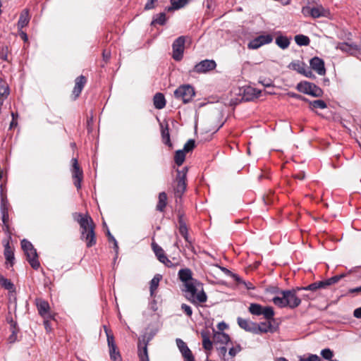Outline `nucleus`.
I'll return each instance as SVG.
<instances>
[{
  "mask_svg": "<svg viewBox=\"0 0 361 361\" xmlns=\"http://www.w3.org/2000/svg\"><path fill=\"white\" fill-rule=\"evenodd\" d=\"M181 310L188 316L190 317L192 314V308L186 305V304H182L181 305Z\"/></svg>",
  "mask_w": 361,
  "mask_h": 361,
  "instance_id": "nucleus-55",
  "label": "nucleus"
},
{
  "mask_svg": "<svg viewBox=\"0 0 361 361\" xmlns=\"http://www.w3.org/2000/svg\"><path fill=\"white\" fill-rule=\"evenodd\" d=\"M216 67V63L214 60L210 59H204L197 63L194 66L192 70L190 71V73H195L197 74H205L208 72L215 69Z\"/></svg>",
  "mask_w": 361,
  "mask_h": 361,
  "instance_id": "nucleus-7",
  "label": "nucleus"
},
{
  "mask_svg": "<svg viewBox=\"0 0 361 361\" xmlns=\"http://www.w3.org/2000/svg\"><path fill=\"white\" fill-rule=\"evenodd\" d=\"M1 220L4 223V224L6 226L7 228H8V219H9V215H8V211L7 212H1Z\"/></svg>",
  "mask_w": 361,
  "mask_h": 361,
  "instance_id": "nucleus-52",
  "label": "nucleus"
},
{
  "mask_svg": "<svg viewBox=\"0 0 361 361\" xmlns=\"http://www.w3.org/2000/svg\"><path fill=\"white\" fill-rule=\"evenodd\" d=\"M179 232L181 235H185V234L188 233L186 224L179 226Z\"/></svg>",
  "mask_w": 361,
  "mask_h": 361,
  "instance_id": "nucleus-60",
  "label": "nucleus"
},
{
  "mask_svg": "<svg viewBox=\"0 0 361 361\" xmlns=\"http://www.w3.org/2000/svg\"><path fill=\"white\" fill-rule=\"evenodd\" d=\"M262 315H264V318L267 320L273 319L274 312L271 307H264L262 309Z\"/></svg>",
  "mask_w": 361,
  "mask_h": 361,
  "instance_id": "nucleus-44",
  "label": "nucleus"
},
{
  "mask_svg": "<svg viewBox=\"0 0 361 361\" xmlns=\"http://www.w3.org/2000/svg\"><path fill=\"white\" fill-rule=\"evenodd\" d=\"M21 247L23 249V250L24 251V252H26L27 251H32L33 250V248L34 246L32 245V244L28 241L26 239H23L21 240Z\"/></svg>",
  "mask_w": 361,
  "mask_h": 361,
  "instance_id": "nucleus-46",
  "label": "nucleus"
},
{
  "mask_svg": "<svg viewBox=\"0 0 361 361\" xmlns=\"http://www.w3.org/2000/svg\"><path fill=\"white\" fill-rule=\"evenodd\" d=\"M86 83H87V78H85V76H84L82 75H81L75 78V86H74L73 92H72V97H73V100H75L79 97V96Z\"/></svg>",
  "mask_w": 361,
  "mask_h": 361,
  "instance_id": "nucleus-13",
  "label": "nucleus"
},
{
  "mask_svg": "<svg viewBox=\"0 0 361 361\" xmlns=\"http://www.w3.org/2000/svg\"><path fill=\"white\" fill-rule=\"evenodd\" d=\"M10 94V90L6 80L0 78V109Z\"/></svg>",
  "mask_w": 361,
  "mask_h": 361,
  "instance_id": "nucleus-20",
  "label": "nucleus"
},
{
  "mask_svg": "<svg viewBox=\"0 0 361 361\" xmlns=\"http://www.w3.org/2000/svg\"><path fill=\"white\" fill-rule=\"evenodd\" d=\"M11 327H12L13 330H12L11 335L8 338V340H9L10 343H13L16 341V338H17L16 331V328L17 324H16V322H13L12 319L11 320Z\"/></svg>",
  "mask_w": 361,
  "mask_h": 361,
  "instance_id": "nucleus-49",
  "label": "nucleus"
},
{
  "mask_svg": "<svg viewBox=\"0 0 361 361\" xmlns=\"http://www.w3.org/2000/svg\"><path fill=\"white\" fill-rule=\"evenodd\" d=\"M353 315L356 318H361V307L355 309L354 310Z\"/></svg>",
  "mask_w": 361,
  "mask_h": 361,
  "instance_id": "nucleus-64",
  "label": "nucleus"
},
{
  "mask_svg": "<svg viewBox=\"0 0 361 361\" xmlns=\"http://www.w3.org/2000/svg\"><path fill=\"white\" fill-rule=\"evenodd\" d=\"M160 127L163 142L169 147H171L172 143L171 142L170 140L169 129L167 122H166L165 124L164 123H160Z\"/></svg>",
  "mask_w": 361,
  "mask_h": 361,
  "instance_id": "nucleus-22",
  "label": "nucleus"
},
{
  "mask_svg": "<svg viewBox=\"0 0 361 361\" xmlns=\"http://www.w3.org/2000/svg\"><path fill=\"white\" fill-rule=\"evenodd\" d=\"M213 342L215 344L220 343L223 345L226 341V334L224 332H217L215 329H213Z\"/></svg>",
  "mask_w": 361,
  "mask_h": 361,
  "instance_id": "nucleus-34",
  "label": "nucleus"
},
{
  "mask_svg": "<svg viewBox=\"0 0 361 361\" xmlns=\"http://www.w3.org/2000/svg\"><path fill=\"white\" fill-rule=\"evenodd\" d=\"M227 276L231 279L230 285L234 288L241 289V283L243 281L238 274L227 269Z\"/></svg>",
  "mask_w": 361,
  "mask_h": 361,
  "instance_id": "nucleus-23",
  "label": "nucleus"
},
{
  "mask_svg": "<svg viewBox=\"0 0 361 361\" xmlns=\"http://www.w3.org/2000/svg\"><path fill=\"white\" fill-rule=\"evenodd\" d=\"M80 239L85 242L87 247H92L97 243L96 233L91 226L90 230L87 233L80 235Z\"/></svg>",
  "mask_w": 361,
  "mask_h": 361,
  "instance_id": "nucleus-15",
  "label": "nucleus"
},
{
  "mask_svg": "<svg viewBox=\"0 0 361 361\" xmlns=\"http://www.w3.org/2000/svg\"><path fill=\"white\" fill-rule=\"evenodd\" d=\"M185 42V37L184 36H180L178 37L172 44V57L176 61H179L183 59Z\"/></svg>",
  "mask_w": 361,
  "mask_h": 361,
  "instance_id": "nucleus-8",
  "label": "nucleus"
},
{
  "mask_svg": "<svg viewBox=\"0 0 361 361\" xmlns=\"http://www.w3.org/2000/svg\"><path fill=\"white\" fill-rule=\"evenodd\" d=\"M178 277L180 280L185 283L194 281L192 277V271L190 269L185 268L179 270Z\"/></svg>",
  "mask_w": 361,
  "mask_h": 361,
  "instance_id": "nucleus-27",
  "label": "nucleus"
},
{
  "mask_svg": "<svg viewBox=\"0 0 361 361\" xmlns=\"http://www.w3.org/2000/svg\"><path fill=\"white\" fill-rule=\"evenodd\" d=\"M200 285L197 280L185 283L187 298L193 303H202L207 301V297L203 290L198 292V287Z\"/></svg>",
  "mask_w": 361,
  "mask_h": 361,
  "instance_id": "nucleus-2",
  "label": "nucleus"
},
{
  "mask_svg": "<svg viewBox=\"0 0 361 361\" xmlns=\"http://www.w3.org/2000/svg\"><path fill=\"white\" fill-rule=\"evenodd\" d=\"M29 21H30V18H29L28 11L25 10V11H24V12H23L20 14V16L19 17V20L18 22V27L23 28V27H25L28 24Z\"/></svg>",
  "mask_w": 361,
  "mask_h": 361,
  "instance_id": "nucleus-32",
  "label": "nucleus"
},
{
  "mask_svg": "<svg viewBox=\"0 0 361 361\" xmlns=\"http://www.w3.org/2000/svg\"><path fill=\"white\" fill-rule=\"evenodd\" d=\"M195 95L194 87L190 85H180L174 91L175 97L182 100L184 104L190 102Z\"/></svg>",
  "mask_w": 361,
  "mask_h": 361,
  "instance_id": "nucleus-3",
  "label": "nucleus"
},
{
  "mask_svg": "<svg viewBox=\"0 0 361 361\" xmlns=\"http://www.w3.org/2000/svg\"><path fill=\"white\" fill-rule=\"evenodd\" d=\"M171 6L166 8L167 11H172L174 10L180 9L184 7L188 3V0H170Z\"/></svg>",
  "mask_w": 361,
  "mask_h": 361,
  "instance_id": "nucleus-30",
  "label": "nucleus"
},
{
  "mask_svg": "<svg viewBox=\"0 0 361 361\" xmlns=\"http://www.w3.org/2000/svg\"><path fill=\"white\" fill-rule=\"evenodd\" d=\"M244 288L246 290H254L255 288V286L249 281H243L241 283V289Z\"/></svg>",
  "mask_w": 361,
  "mask_h": 361,
  "instance_id": "nucleus-53",
  "label": "nucleus"
},
{
  "mask_svg": "<svg viewBox=\"0 0 361 361\" xmlns=\"http://www.w3.org/2000/svg\"><path fill=\"white\" fill-rule=\"evenodd\" d=\"M35 304L37 305V310L40 316H42L44 319L52 318L50 312L49 304L48 303L47 301L42 298H36Z\"/></svg>",
  "mask_w": 361,
  "mask_h": 361,
  "instance_id": "nucleus-12",
  "label": "nucleus"
},
{
  "mask_svg": "<svg viewBox=\"0 0 361 361\" xmlns=\"http://www.w3.org/2000/svg\"><path fill=\"white\" fill-rule=\"evenodd\" d=\"M337 49H340L343 52L352 53L359 49L358 46L355 44H348L346 42H338L336 45Z\"/></svg>",
  "mask_w": 361,
  "mask_h": 361,
  "instance_id": "nucleus-24",
  "label": "nucleus"
},
{
  "mask_svg": "<svg viewBox=\"0 0 361 361\" xmlns=\"http://www.w3.org/2000/svg\"><path fill=\"white\" fill-rule=\"evenodd\" d=\"M154 106L157 109H162L166 106V99L162 93L157 92L153 98Z\"/></svg>",
  "mask_w": 361,
  "mask_h": 361,
  "instance_id": "nucleus-26",
  "label": "nucleus"
},
{
  "mask_svg": "<svg viewBox=\"0 0 361 361\" xmlns=\"http://www.w3.org/2000/svg\"><path fill=\"white\" fill-rule=\"evenodd\" d=\"M300 361H322L317 355H310L307 358H300Z\"/></svg>",
  "mask_w": 361,
  "mask_h": 361,
  "instance_id": "nucleus-56",
  "label": "nucleus"
},
{
  "mask_svg": "<svg viewBox=\"0 0 361 361\" xmlns=\"http://www.w3.org/2000/svg\"><path fill=\"white\" fill-rule=\"evenodd\" d=\"M311 9H312V8H310L309 6L303 7L302 9V13L305 16H310V11H311Z\"/></svg>",
  "mask_w": 361,
  "mask_h": 361,
  "instance_id": "nucleus-63",
  "label": "nucleus"
},
{
  "mask_svg": "<svg viewBox=\"0 0 361 361\" xmlns=\"http://www.w3.org/2000/svg\"><path fill=\"white\" fill-rule=\"evenodd\" d=\"M329 14V11L326 10L322 5L312 8L310 16L313 18H317L322 16H327Z\"/></svg>",
  "mask_w": 361,
  "mask_h": 361,
  "instance_id": "nucleus-25",
  "label": "nucleus"
},
{
  "mask_svg": "<svg viewBox=\"0 0 361 361\" xmlns=\"http://www.w3.org/2000/svg\"><path fill=\"white\" fill-rule=\"evenodd\" d=\"M157 0H148L145 6V10L148 11L154 8L155 7L154 3Z\"/></svg>",
  "mask_w": 361,
  "mask_h": 361,
  "instance_id": "nucleus-57",
  "label": "nucleus"
},
{
  "mask_svg": "<svg viewBox=\"0 0 361 361\" xmlns=\"http://www.w3.org/2000/svg\"><path fill=\"white\" fill-rule=\"evenodd\" d=\"M72 177L73 179V184L77 189H80L81 182L83 178L82 171L80 169L78 159L73 158L72 160Z\"/></svg>",
  "mask_w": 361,
  "mask_h": 361,
  "instance_id": "nucleus-9",
  "label": "nucleus"
},
{
  "mask_svg": "<svg viewBox=\"0 0 361 361\" xmlns=\"http://www.w3.org/2000/svg\"><path fill=\"white\" fill-rule=\"evenodd\" d=\"M0 286L9 291L15 290L14 285L11 280L4 278L2 275H0Z\"/></svg>",
  "mask_w": 361,
  "mask_h": 361,
  "instance_id": "nucleus-36",
  "label": "nucleus"
},
{
  "mask_svg": "<svg viewBox=\"0 0 361 361\" xmlns=\"http://www.w3.org/2000/svg\"><path fill=\"white\" fill-rule=\"evenodd\" d=\"M73 217L80 225V235L90 231L91 226H92L93 230L95 229V224L89 214L84 215L81 213H75Z\"/></svg>",
  "mask_w": 361,
  "mask_h": 361,
  "instance_id": "nucleus-5",
  "label": "nucleus"
},
{
  "mask_svg": "<svg viewBox=\"0 0 361 361\" xmlns=\"http://www.w3.org/2000/svg\"><path fill=\"white\" fill-rule=\"evenodd\" d=\"M345 276L344 274L334 276L325 281H323L324 287L326 288L332 284L338 283L342 278Z\"/></svg>",
  "mask_w": 361,
  "mask_h": 361,
  "instance_id": "nucleus-43",
  "label": "nucleus"
},
{
  "mask_svg": "<svg viewBox=\"0 0 361 361\" xmlns=\"http://www.w3.org/2000/svg\"><path fill=\"white\" fill-rule=\"evenodd\" d=\"M295 41L299 46H307L310 42L309 37L303 35L295 36Z\"/></svg>",
  "mask_w": 361,
  "mask_h": 361,
  "instance_id": "nucleus-41",
  "label": "nucleus"
},
{
  "mask_svg": "<svg viewBox=\"0 0 361 361\" xmlns=\"http://www.w3.org/2000/svg\"><path fill=\"white\" fill-rule=\"evenodd\" d=\"M104 331L107 337V343L109 349L110 358L112 361H122L119 350L115 343L114 336L111 330L104 326Z\"/></svg>",
  "mask_w": 361,
  "mask_h": 361,
  "instance_id": "nucleus-4",
  "label": "nucleus"
},
{
  "mask_svg": "<svg viewBox=\"0 0 361 361\" xmlns=\"http://www.w3.org/2000/svg\"><path fill=\"white\" fill-rule=\"evenodd\" d=\"M202 345L205 350H209L212 348V342L211 341L209 334L206 331H202Z\"/></svg>",
  "mask_w": 361,
  "mask_h": 361,
  "instance_id": "nucleus-35",
  "label": "nucleus"
},
{
  "mask_svg": "<svg viewBox=\"0 0 361 361\" xmlns=\"http://www.w3.org/2000/svg\"><path fill=\"white\" fill-rule=\"evenodd\" d=\"M25 255H26L27 260L28 261L30 266L34 269H38V268L40 266L39 262L38 260V255L36 251L35 248H33V250H29L25 252Z\"/></svg>",
  "mask_w": 361,
  "mask_h": 361,
  "instance_id": "nucleus-18",
  "label": "nucleus"
},
{
  "mask_svg": "<svg viewBox=\"0 0 361 361\" xmlns=\"http://www.w3.org/2000/svg\"><path fill=\"white\" fill-rule=\"evenodd\" d=\"M21 247L23 249V250L24 251V252H26L27 251H32L33 250V248L34 246L32 245V244L28 241L26 239H23L21 240Z\"/></svg>",
  "mask_w": 361,
  "mask_h": 361,
  "instance_id": "nucleus-45",
  "label": "nucleus"
},
{
  "mask_svg": "<svg viewBox=\"0 0 361 361\" xmlns=\"http://www.w3.org/2000/svg\"><path fill=\"white\" fill-rule=\"evenodd\" d=\"M166 22V13L162 12L157 14L155 17H154L152 25L159 24L160 25H164Z\"/></svg>",
  "mask_w": 361,
  "mask_h": 361,
  "instance_id": "nucleus-40",
  "label": "nucleus"
},
{
  "mask_svg": "<svg viewBox=\"0 0 361 361\" xmlns=\"http://www.w3.org/2000/svg\"><path fill=\"white\" fill-rule=\"evenodd\" d=\"M241 350V347L240 345H236L229 349V355L231 356H235Z\"/></svg>",
  "mask_w": 361,
  "mask_h": 361,
  "instance_id": "nucleus-54",
  "label": "nucleus"
},
{
  "mask_svg": "<svg viewBox=\"0 0 361 361\" xmlns=\"http://www.w3.org/2000/svg\"><path fill=\"white\" fill-rule=\"evenodd\" d=\"M4 256L8 262L10 263L11 266H13L14 264V252L12 247L10 246V244L8 242L6 243V245H4Z\"/></svg>",
  "mask_w": 361,
  "mask_h": 361,
  "instance_id": "nucleus-28",
  "label": "nucleus"
},
{
  "mask_svg": "<svg viewBox=\"0 0 361 361\" xmlns=\"http://www.w3.org/2000/svg\"><path fill=\"white\" fill-rule=\"evenodd\" d=\"M188 167H183L182 170H177V176L178 178H181L183 175H184V179H186V174L188 172Z\"/></svg>",
  "mask_w": 361,
  "mask_h": 361,
  "instance_id": "nucleus-58",
  "label": "nucleus"
},
{
  "mask_svg": "<svg viewBox=\"0 0 361 361\" xmlns=\"http://www.w3.org/2000/svg\"><path fill=\"white\" fill-rule=\"evenodd\" d=\"M162 276L160 274H156L153 279L150 281V295L151 296H153L154 294V291L157 290V288L159 286V283L160 280L161 279Z\"/></svg>",
  "mask_w": 361,
  "mask_h": 361,
  "instance_id": "nucleus-33",
  "label": "nucleus"
},
{
  "mask_svg": "<svg viewBox=\"0 0 361 361\" xmlns=\"http://www.w3.org/2000/svg\"><path fill=\"white\" fill-rule=\"evenodd\" d=\"M263 307L257 303H252L249 307V311L254 315H261L262 313Z\"/></svg>",
  "mask_w": 361,
  "mask_h": 361,
  "instance_id": "nucleus-42",
  "label": "nucleus"
},
{
  "mask_svg": "<svg viewBox=\"0 0 361 361\" xmlns=\"http://www.w3.org/2000/svg\"><path fill=\"white\" fill-rule=\"evenodd\" d=\"M276 44L282 49H287L290 45V39L286 36L279 35L276 38Z\"/></svg>",
  "mask_w": 361,
  "mask_h": 361,
  "instance_id": "nucleus-31",
  "label": "nucleus"
},
{
  "mask_svg": "<svg viewBox=\"0 0 361 361\" xmlns=\"http://www.w3.org/2000/svg\"><path fill=\"white\" fill-rule=\"evenodd\" d=\"M302 290H316L319 288H325L324 284L323 281H317L314 282L313 283L310 284L309 286L306 287H300Z\"/></svg>",
  "mask_w": 361,
  "mask_h": 361,
  "instance_id": "nucleus-39",
  "label": "nucleus"
},
{
  "mask_svg": "<svg viewBox=\"0 0 361 361\" xmlns=\"http://www.w3.org/2000/svg\"><path fill=\"white\" fill-rule=\"evenodd\" d=\"M296 88L300 92L310 94L315 97H319L323 94V92L321 88L309 82H301L297 85Z\"/></svg>",
  "mask_w": 361,
  "mask_h": 361,
  "instance_id": "nucleus-6",
  "label": "nucleus"
},
{
  "mask_svg": "<svg viewBox=\"0 0 361 361\" xmlns=\"http://www.w3.org/2000/svg\"><path fill=\"white\" fill-rule=\"evenodd\" d=\"M310 104L313 107V108H318V109H325L327 107V105L326 104V102L323 100H320V99H318V100H314L313 102H310Z\"/></svg>",
  "mask_w": 361,
  "mask_h": 361,
  "instance_id": "nucleus-47",
  "label": "nucleus"
},
{
  "mask_svg": "<svg viewBox=\"0 0 361 361\" xmlns=\"http://www.w3.org/2000/svg\"><path fill=\"white\" fill-rule=\"evenodd\" d=\"M176 180L177 184L174 188L175 196L176 198H180L186 190V179H184V175H183L181 178L176 177Z\"/></svg>",
  "mask_w": 361,
  "mask_h": 361,
  "instance_id": "nucleus-19",
  "label": "nucleus"
},
{
  "mask_svg": "<svg viewBox=\"0 0 361 361\" xmlns=\"http://www.w3.org/2000/svg\"><path fill=\"white\" fill-rule=\"evenodd\" d=\"M9 209V203L6 197H1V212H7Z\"/></svg>",
  "mask_w": 361,
  "mask_h": 361,
  "instance_id": "nucleus-51",
  "label": "nucleus"
},
{
  "mask_svg": "<svg viewBox=\"0 0 361 361\" xmlns=\"http://www.w3.org/2000/svg\"><path fill=\"white\" fill-rule=\"evenodd\" d=\"M195 147V141L192 139H190L188 142L184 145L183 150L185 152H191Z\"/></svg>",
  "mask_w": 361,
  "mask_h": 361,
  "instance_id": "nucleus-48",
  "label": "nucleus"
},
{
  "mask_svg": "<svg viewBox=\"0 0 361 361\" xmlns=\"http://www.w3.org/2000/svg\"><path fill=\"white\" fill-rule=\"evenodd\" d=\"M321 355L324 359L328 360H331L332 357L334 356L333 351L329 348H325L322 350L321 352Z\"/></svg>",
  "mask_w": 361,
  "mask_h": 361,
  "instance_id": "nucleus-50",
  "label": "nucleus"
},
{
  "mask_svg": "<svg viewBox=\"0 0 361 361\" xmlns=\"http://www.w3.org/2000/svg\"><path fill=\"white\" fill-rule=\"evenodd\" d=\"M149 339L147 341H145V338L142 341L140 339L138 341V357L140 361H149L147 353V344Z\"/></svg>",
  "mask_w": 361,
  "mask_h": 361,
  "instance_id": "nucleus-16",
  "label": "nucleus"
},
{
  "mask_svg": "<svg viewBox=\"0 0 361 361\" xmlns=\"http://www.w3.org/2000/svg\"><path fill=\"white\" fill-rule=\"evenodd\" d=\"M152 248L159 261L163 263L165 266L168 267H174L177 265V264H173L170 259H168L165 255L164 250L158 244L152 242Z\"/></svg>",
  "mask_w": 361,
  "mask_h": 361,
  "instance_id": "nucleus-10",
  "label": "nucleus"
},
{
  "mask_svg": "<svg viewBox=\"0 0 361 361\" xmlns=\"http://www.w3.org/2000/svg\"><path fill=\"white\" fill-rule=\"evenodd\" d=\"M301 291L300 287L293 288L291 290H282L281 296H276L272 299L274 305L279 307H288L294 309L298 307L301 303V299H310L309 295L298 294Z\"/></svg>",
  "mask_w": 361,
  "mask_h": 361,
  "instance_id": "nucleus-1",
  "label": "nucleus"
},
{
  "mask_svg": "<svg viewBox=\"0 0 361 361\" xmlns=\"http://www.w3.org/2000/svg\"><path fill=\"white\" fill-rule=\"evenodd\" d=\"M47 319L48 318L44 319V328L46 329V330L47 331H49L51 329V326L50 322Z\"/></svg>",
  "mask_w": 361,
  "mask_h": 361,
  "instance_id": "nucleus-62",
  "label": "nucleus"
},
{
  "mask_svg": "<svg viewBox=\"0 0 361 361\" xmlns=\"http://www.w3.org/2000/svg\"><path fill=\"white\" fill-rule=\"evenodd\" d=\"M176 341L185 361H195L194 356L186 343L180 338H177Z\"/></svg>",
  "mask_w": 361,
  "mask_h": 361,
  "instance_id": "nucleus-14",
  "label": "nucleus"
},
{
  "mask_svg": "<svg viewBox=\"0 0 361 361\" xmlns=\"http://www.w3.org/2000/svg\"><path fill=\"white\" fill-rule=\"evenodd\" d=\"M238 323L240 328L243 329L244 330L254 334L257 333L256 323L252 322L248 319H245L242 318H238Z\"/></svg>",
  "mask_w": 361,
  "mask_h": 361,
  "instance_id": "nucleus-21",
  "label": "nucleus"
},
{
  "mask_svg": "<svg viewBox=\"0 0 361 361\" xmlns=\"http://www.w3.org/2000/svg\"><path fill=\"white\" fill-rule=\"evenodd\" d=\"M149 308L154 311V312H156L158 309V307H157V301L155 300H153L150 303H149Z\"/></svg>",
  "mask_w": 361,
  "mask_h": 361,
  "instance_id": "nucleus-61",
  "label": "nucleus"
},
{
  "mask_svg": "<svg viewBox=\"0 0 361 361\" xmlns=\"http://www.w3.org/2000/svg\"><path fill=\"white\" fill-rule=\"evenodd\" d=\"M185 159V152L182 149L176 152L174 161L178 166H181Z\"/></svg>",
  "mask_w": 361,
  "mask_h": 361,
  "instance_id": "nucleus-38",
  "label": "nucleus"
},
{
  "mask_svg": "<svg viewBox=\"0 0 361 361\" xmlns=\"http://www.w3.org/2000/svg\"><path fill=\"white\" fill-rule=\"evenodd\" d=\"M226 330V322H221L217 325V332H224Z\"/></svg>",
  "mask_w": 361,
  "mask_h": 361,
  "instance_id": "nucleus-59",
  "label": "nucleus"
},
{
  "mask_svg": "<svg viewBox=\"0 0 361 361\" xmlns=\"http://www.w3.org/2000/svg\"><path fill=\"white\" fill-rule=\"evenodd\" d=\"M158 202L156 209L159 212H164L167 204V195L165 192H161L159 194Z\"/></svg>",
  "mask_w": 361,
  "mask_h": 361,
  "instance_id": "nucleus-29",
  "label": "nucleus"
},
{
  "mask_svg": "<svg viewBox=\"0 0 361 361\" xmlns=\"http://www.w3.org/2000/svg\"><path fill=\"white\" fill-rule=\"evenodd\" d=\"M269 331H271V324L268 320L267 322H261L260 324H257V333H267Z\"/></svg>",
  "mask_w": 361,
  "mask_h": 361,
  "instance_id": "nucleus-37",
  "label": "nucleus"
},
{
  "mask_svg": "<svg viewBox=\"0 0 361 361\" xmlns=\"http://www.w3.org/2000/svg\"><path fill=\"white\" fill-rule=\"evenodd\" d=\"M310 66L320 75L326 73L324 61L318 57H314L310 60Z\"/></svg>",
  "mask_w": 361,
  "mask_h": 361,
  "instance_id": "nucleus-17",
  "label": "nucleus"
},
{
  "mask_svg": "<svg viewBox=\"0 0 361 361\" xmlns=\"http://www.w3.org/2000/svg\"><path fill=\"white\" fill-rule=\"evenodd\" d=\"M273 37L271 35H259L253 39L248 43V48L251 49H256L261 46L269 44L272 42Z\"/></svg>",
  "mask_w": 361,
  "mask_h": 361,
  "instance_id": "nucleus-11",
  "label": "nucleus"
}]
</instances>
